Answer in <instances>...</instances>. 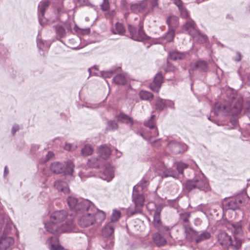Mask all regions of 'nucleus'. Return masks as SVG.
Here are the masks:
<instances>
[{"label": "nucleus", "mask_w": 250, "mask_h": 250, "mask_svg": "<svg viewBox=\"0 0 250 250\" xmlns=\"http://www.w3.org/2000/svg\"><path fill=\"white\" fill-rule=\"evenodd\" d=\"M66 210L54 211L50 217L49 221L45 224V228L48 232L52 233H61L72 231L75 225L71 218H68Z\"/></svg>", "instance_id": "nucleus-1"}, {"label": "nucleus", "mask_w": 250, "mask_h": 250, "mask_svg": "<svg viewBox=\"0 0 250 250\" xmlns=\"http://www.w3.org/2000/svg\"><path fill=\"white\" fill-rule=\"evenodd\" d=\"M243 225L244 222L242 221L232 223H229L227 225V229L232 232L234 240H232L231 237L227 232L223 231L218 234V240L219 243L225 247H230L234 250L239 249L242 244L239 237L244 234Z\"/></svg>", "instance_id": "nucleus-2"}, {"label": "nucleus", "mask_w": 250, "mask_h": 250, "mask_svg": "<svg viewBox=\"0 0 250 250\" xmlns=\"http://www.w3.org/2000/svg\"><path fill=\"white\" fill-rule=\"evenodd\" d=\"M87 208H83L77 215L79 218V224L82 228H87L95 223H101L105 218V213L96 208L90 202Z\"/></svg>", "instance_id": "nucleus-3"}, {"label": "nucleus", "mask_w": 250, "mask_h": 250, "mask_svg": "<svg viewBox=\"0 0 250 250\" xmlns=\"http://www.w3.org/2000/svg\"><path fill=\"white\" fill-rule=\"evenodd\" d=\"M155 116L152 115L150 117L144 121V125L145 126L151 129L149 132H139L138 134L141 136L144 139L147 140L150 143L152 144L154 146H161L162 142L161 140H154V138L158 135V129L155 125Z\"/></svg>", "instance_id": "nucleus-4"}, {"label": "nucleus", "mask_w": 250, "mask_h": 250, "mask_svg": "<svg viewBox=\"0 0 250 250\" xmlns=\"http://www.w3.org/2000/svg\"><path fill=\"white\" fill-rule=\"evenodd\" d=\"M146 184L147 181L146 180H142L140 181L139 184L134 187L132 192V202L134 204L135 208L134 209L130 208L128 211L131 215L142 212V208L145 202V197L142 193H139L138 190L140 188L142 189L146 186Z\"/></svg>", "instance_id": "nucleus-5"}, {"label": "nucleus", "mask_w": 250, "mask_h": 250, "mask_svg": "<svg viewBox=\"0 0 250 250\" xmlns=\"http://www.w3.org/2000/svg\"><path fill=\"white\" fill-rule=\"evenodd\" d=\"M231 100L229 102L216 103L211 110V113L214 116H227L229 114H238L235 113L236 109L234 107L235 103H237V99L234 98V95H232Z\"/></svg>", "instance_id": "nucleus-6"}, {"label": "nucleus", "mask_w": 250, "mask_h": 250, "mask_svg": "<svg viewBox=\"0 0 250 250\" xmlns=\"http://www.w3.org/2000/svg\"><path fill=\"white\" fill-rule=\"evenodd\" d=\"M186 187L188 190L197 188L206 192L209 189L208 183L202 173L196 175L192 179L188 180Z\"/></svg>", "instance_id": "nucleus-7"}, {"label": "nucleus", "mask_w": 250, "mask_h": 250, "mask_svg": "<svg viewBox=\"0 0 250 250\" xmlns=\"http://www.w3.org/2000/svg\"><path fill=\"white\" fill-rule=\"evenodd\" d=\"M74 165L71 161H68L65 165L59 162H54L50 167V170L56 174L63 173L65 175L72 176L74 172Z\"/></svg>", "instance_id": "nucleus-8"}, {"label": "nucleus", "mask_w": 250, "mask_h": 250, "mask_svg": "<svg viewBox=\"0 0 250 250\" xmlns=\"http://www.w3.org/2000/svg\"><path fill=\"white\" fill-rule=\"evenodd\" d=\"M67 202L70 210L76 215L83 208H87V206L91 202L88 200L77 198L71 196L68 197Z\"/></svg>", "instance_id": "nucleus-9"}, {"label": "nucleus", "mask_w": 250, "mask_h": 250, "mask_svg": "<svg viewBox=\"0 0 250 250\" xmlns=\"http://www.w3.org/2000/svg\"><path fill=\"white\" fill-rule=\"evenodd\" d=\"M152 165L153 167H155L156 169L163 171L162 174V178H166L167 177L178 178L177 172L170 168H167L164 164V162L162 161L159 159H153L152 160Z\"/></svg>", "instance_id": "nucleus-10"}, {"label": "nucleus", "mask_w": 250, "mask_h": 250, "mask_svg": "<svg viewBox=\"0 0 250 250\" xmlns=\"http://www.w3.org/2000/svg\"><path fill=\"white\" fill-rule=\"evenodd\" d=\"M128 30L131 38L134 41L140 42L149 39L143 30V24L141 21H139L138 30L136 27L130 24L128 26Z\"/></svg>", "instance_id": "nucleus-11"}, {"label": "nucleus", "mask_w": 250, "mask_h": 250, "mask_svg": "<svg viewBox=\"0 0 250 250\" xmlns=\"http://www.w3.org/2000/svg\"><path fill=\"white\" fill-rule=\"evenodd\" d=\"M236 109L235 113L243 112L244 114L248 115L250 118V96L244 100L241 97L237 98V103L234 105Z\"/></svg>", "instance_id": "nucleus-12"}, {"label": "nucleus", "mask_w": 250, "mask_h": 250, "mask_svg": "<svg viewBox=\"0 0 250 250\" xmlns=\"http://www.w3.org/2000/svg\"><path fill=\"white\" fill-rule=\"evenodd\" d=\"M147 208L150 211H154L153 224L156 227H159L161 224L160 215L163 208L161 204H156L154 202H150L147 205Z\"/></svg>", "instance_id": "nucleus-13"}, {"label": "nucleus", "mask_w": 250, "mask_h": 250, "mask_svg": "<svg viewBox=\"0 0 250 250\" xmlns=\"http://www.w3.org/2000/svg\"><path fill=\"white\" fill-rule=\"evenodd\" d=\"M5 224V227L4 229V232L8 233L10 232L12 227V223L10 218L3 211V208L0 204V231L1 229L2 226Z\"/></svg>", "instance_id": "nucleus-14"}, {"label": "nucleus", "mask_w": 250, "mask_h": 250, "mask_svg": "<svg viewBox=\"0 0 250 250\" xmlns=\"http://www.w3.org/2000/svg\"><path fill=\"white\" fill-rule=\"evenodd\" d=\"M50 2L47 0L41 1L38 5V19L40 24L43 26L47 21L46 19L44 18L45 10L48 8Z\"/></svg>", "instance_id": "nucleus-15"}, {"label": "nucleus", "mask_w": 250, "mask_h": 250, "mask_svg": "<svg viewBox=\"0 0 250 250\" xmlns=\"http://www.w3.org/2000/svg\"><path fill=\"white\" fill-rule=\"evenodd\" d=\"M186 145L175 141H171L167 145V149L175 154H179L184 151Z\"/></svg>", "instance_id": "nucleus-16"}, {"label": "nucleus", "mask_w": 250, "mask_h": 250, "mask_svg": "<svg viewBox=\"0 0 250 250\" xmlns=\"http://www.w3.org/2000/svg\"><path fill=\"white\" fill-rule=\"evenodd\" d=\"M240 206L234 197L225 199L222 203L223 209L226 210H235L239 209Z\"/></svg>", "instance_id": "nucleus-17"}, {"label": "nucleus", "mask_w": 250, "mask_h": 250, "mask_svg": "<svg viewBox=\"0 0 250 250\" xmlns=\"http://www.w3.org/2000/svg\"><path fill=\"white\" fill-rule=\"evenodd\" d=\"M163 79L162 74L160 72L158 73L155 75L153 82L150 83V88L154 92H158L163 82Z\"/></svg>", "instance_id": "nucleus-18"}, {"label": "nucleus", "mask_w": 250, "mask_h": 250, "mask_svg": "<svg viewBox=\"0 0 250 250\" xmlns=\"http://www.w3.org/2000/svg\"><path fill=\"white\" fill-rule=\"evenodd\" d=\"M14 243L12 237L2 236L0 238V250H8Z\"/></svg>", "instance_id": "nucleus-19"}, {"label": "nucleus", "mask_w": 250, "mask_h": 250, "mask_svg": "<svg viewBox=\"0 0 250 250\" xmlns=\"http://www.w3.org/2000/svg\"><path fill=\"white\" fill-rule=\"evenodd\" d=\"M185 232L186 238L191 241H195L198 235V232L194 230L189 225H185Z\"/></svg>", "instance_id": "nucleus-20"}, {"label": "nucleus", "mask_w": 250, "mask_h": 250, "mask_svg": "<svg viewBox=\"0 0 250 250\" xmlns=\"http://www.w3.org/2000/svg\"><path fill=\"white\" fill-rule=\"evenodd\" d=\"M98 154L103 161L107 159L111 155V150L107 146L101 145L98 149Z\"/></svg>", "instance_id": "nucleus-21"}, {"label": "nucleus", "mask_w": 250, "mask_h": 250, "mask_svg": "<svg viewBox=\"0 0 250 250\" xmlns=\"http://www.w3.org/2000/svg\"><path fill=\"white\" fill-rule=\"evenodd\" d=\"M114 177V170L113 167L110 166H107L104 169L102 179L107 182L111 181Z\"/></svg>", "instance_id": "nucleus-22"}, {"label": "nucleus", "mask_w": 250, "mask_h": 250, "mask_svg": "<svg viewBox=\"0 0 250 250\" xmlns=\"http://www.w3.org/2000/svg\"><path fill=\"white\" fill-rule=\"evenodd\" d=\"M234 197L240 206H245L248 203L249 200V197L244 190L241 191Z\"/></svg>", "instance_id": "nucleus-23"}, {"label": "nucleus", "mask_w": 250, "mask_h": 250, "mask_svg": "<svg viewBox=\"0 0 250 250\" xmlns=\"http://www.w3.org/2000/svg\"><path fill=\"white\" fill-rule=\"evenodd\" d=\"M47 243L49 246L50 250H63V248L59 243V239L57 236L50 237Z\"/></svg>", "instance_id": "nucleus-24"}, {"label": "nucleus", "mask_w": 250, "mask_h": 250, "mask_svg": "<svg viewBox=\"0 0 250 250\" xmlns=\"http://www.w3.org/2000/svg\"><path fill=\"white\" fill-rule=\"evenodd\" d=\"M192 70H197L201 72H206L208 70V66L206 62L199 60L191 64Z\"/></svg>", "instance_id": "nucleus-25"}, {"label": "nucleus", "mask_w": 250, "mask_h": 250, "mask_svg": "<svg viewBox=\"0 0 250 250\" xmlns=\"http://www.w3.org/2000/svg\"><path fill=\"white\" fill-rule=\"evenodd\" d=\"M183 29L186 31L191 36L197 30L195 28V23L191 19L187 20V22L183 26Z\"/></svg>", "instance_id": "nucleus-26"}, {"label": "nucleus", "mask_w": 250, "mask_h": 250, "mask_svg": "<svg viewBox=\"0 0 250 250\" xmlns=\"http://www.w3.org/2000/svg\"><path fill=\"white\" fill-rule=\"evenodd\" d=\"M147 4L145 1L132 4L130 6L131 10L134 13H142L146 9Z\"/></svg>", "instance_id": "nucleus-27"}, {"label": "nucleus", "mask_w": 250, "mask_h": 250, "mask_svg": "<svg viewBox=\"0 0 250 250\" xmlns=\"http://www.w3.org/2000/svg\"><path fill=\"white\" fill-rule=\"evenodd\" d=\"M54 186L55 188L59 191H62L64 193H68L69 188L68 187L67 184L62 181L57 180L54 182Z\"/></svg>", "instance_id": "nucleus-28"}, {"label": "nucleus", "mask_w": 250, "mask_h": 250, "mask_svg": "<svg viewBox=\"0 0 250 250\" xmlns=\"http://www.w3.org/2000/svg\"><path fill=\"white\" fill-rule=\"evenodd\" d=\"M191 36L195 41L200 43H204L208 40L207 36L202 34L198 30L194 31V33Z\"/></svg>", "instance_id": "nucleus-29"}, {"label": "nucleus", "mask_w": 250, "mask_h": 250, "mask_svg": "<svg viewBox=\"0 0 250 250\" xmlns=\"http://www.w3.org/2000/svg\"><path fill=\"white\" fill-rule=\"evenodd\" d=\"M167 24L169 29H174L177 28L179 25V18L174 15L169 16L167 20Z\"/></svg>", "instance_id": "nucleus-30"}, {"label": "nucleus", "mask_w": 250, "mask_h": 250, "mask_svg": "<svg viewBox=\"0 0 250 250\" xmlns=\"http://www.w3.org/2000/svg\"><path fill=\"white\" fill-rule=\"evenodd\" d=\"M187 53L186 52H181L178 51H172L169 53V58L170 59L174 61H178L184 59Z\"/></svg>", "instance_id": "nucleus-31"}, {"label": "nucleus", "mask_w": 250, "mask_h": 250, "mask_svg": "<svg viewBox=\"0 0 250 250\" xmlns=\"http://www.w3.org/2000/svg\"><path fill=\"white\" fill-rule=\"evenodd\" d=\"M153 240L158 246H163L166 244V238L159 233H155L153 235Z\"/></svg>", "instance_id": "nucleus-32"}, {"label": "nucleus", "mask_w": 250, "mask_h": 250, "mask_svg": "<svg viewBox=\"0 0 250 250\" xmlns=\"http://www.w3.org/2000/svg\"><path fill=\"white\" fill-rule=\"evenodd\" d=\"M114 225L112 222L106 224L102 229L103 235L105 237H110L113 233Z\"/></svg>", "instance_id": "nucleus-33"}, {"label": "nucleus", "mask_w": 250, "mask_h": 250, "mask_svg": "<svg viewBox=\"0 0 250 250\" xmlns=\"http://www.w3.org/2000/svg\"><path fill=\"white\" fill-rule=\"evenodd\" d=\"M87 164L89 167L97 168L104 164V161L101 158L93 157L88 159Z\"/></svg>", "instance_id": "nucleus-34"}, {"label": "nucleus", "mask_w": 250, "mask_h": 250, "mask_svg": "<svg viewBox=\"0 0 250 250\" xmlns=\"http://www.w3.org/2000/svg\"><path fill=\"white\" fill-rule=\"evenodd\" d=\"M113 82L118 85H125L127 83V76L125 74H118L114 77Z\"/></svg>", "instance_id": "nucleus-35"}, {"label": "nucleus", "mask_w": 250, "mask_h": 250, "mask_svg": "<svg viewBox=\"0 0 250 250\" xmlns=\"http://www.w3.org/2000/svg\"><path fill=\"white\" fill-rule=\"evenodd\" d=\"M121 68V67H112L108 70L101 71V75L104 78H110L113 74L118 72Z\"/></svg>", "instance_id": "nucleus-36"}, {"label": "nucleus", "mask_w": 250, "mask_h": 250, "mask_svg": "<svg viewBox=\"0 0 250 250\" xmlns=\"http://www.w3.org/2000/svg\"><path fill=\"white\" fill-rule=\"evenodd\" d=\"M118 120L122 123L129 124L132 125L133 124V119L129 117L127 115L123 113H120L117 116Z\"/></svg>", "instance_id": "nucleus-37"}, {"label": "nucleus", "mask_w": 250, "mask_h": 250, "mask_svg": "<svg viewBox=\"0 0 250 250\" xmlns=\"http://www.w3.org/2000/svg\"><path fill=\"white\" fill-rule=\"evenodd\" d=\"M125 30L123 25L119 22H117L115 24V26L111 29V31L113 34H118L120 35H123L125 33Z\"/></svg>", "instance_id": "nucleus-38"}, {"label": "nucleus", "mask_w": 250, "mask_h": 250, "mask_svg": "<svg viewBox=\"0 0 250 250\" xmlns=\"http://www.w3.org/2000/svg\"><path fill=\"white\" fill-rule=\"evenodd\" d=\"M175 36V30L169 29L162 38L167 42H171Z\"/></svg>", "instance_id": "nucleus-39"}, {"label": "nucleus", "mask_w": 250, "mask_h": 250, "mask_svg": "<svg viewBox=\"0 0 250 250\" xmlns=\"http://www.w3.org/2000/svg\"><path fill=\"white\" fill-rule=\"evenodd\" d=\"M175 167L177 169L176 170L178 173V177H179V175H182L183 173V170L184 169L188 168V165L183 163V162H179L175 164Z\"/></svg>", "instance_id": "nucleus-40"}, {"label": "nucleus", "mask_w": 250, "mask_h": 250, "mask_svg": "<svg viewBox=\"0 0 250 250\" xmlns=\"http://www.w3.org/2000/svg\"><path fill=\"white\" fill-rule=\"evenodd\" d=\"M210 236L211 234L210 232L207 231H204L200 234L198 233L196 243H198L201 241L208 239Z\"/></svg>", "instance_id": "nucleus-41"}, {"label": "nucleus", "mask_w": 250, "mask_h": 250, "mask_svg": "<svg viewBox=\"0 0 250 250\" xmlns=\"http://www.w3.org/2000/svg\"><path fill=\"white\" fill-rule=\"evenodd\" d=\"M56 33L60 38H63L65 36L66 32L64 28L61 25H56L53 26Z\"/></svg>", "instance_id": "nucleus-42"}, {"label": "nucleus", "mask_w": 250, "mask_h": 250, "mask_svg": "<svg viewBox=\"0 0 250 250\" xmlns=\"http://www.w3.org/2000/svg\"><path fill=\"white\" fill-rule=\"evenodd\" d=\"M93 149L89 145H85L81 150V154L83 156H87L92 154Z\"/></svg>", "instance_id": "nucleus-43"}, {"label": "nucleus", "mask_w": 250, "mask_h": 250, "mask_svg": "<svg viewBox=\"0 0 250 250\" xmlns=\"http://www.w3.org/2000/svg\"><path fill=\"white\" fill-rule=\"evenodd\" d=\"M139 95L140 98L144 100H150L153 98V95L151 92L145 90H141Z\"/></svg>", "instance_id": "nucleus-44"}, {"label": "nucleus", "mask_w": 250, "mask_h": 250, "mask_svg": "<svg viewBox=\"0 0 250 250\" xmlns=\"http://www.w3.org/2000/svg\"><path fill=\"white\" fill-rule=\"evenodd\" d=\"M166 100L162 99L161 98H158L157 99L155 106L157 110H163L166 108Z\"/></svg>", "instance_id": "nucleus-45"}, {"label": "nucleus", "mask_w": 250, "mask_h": 250, "mask_svg": "<svg viewBox=\"0 0 250 250\" xmlns=\"http://www.w3.org/2000/svg\"><path fill=\"white\" fill-rule=\"evenodd\" d=\"M178 9L180 13V16L182 18L186 20L190 19L189 14L187 9L185 8V7L184 5H182V6L179 7Z\"/></svg>", "instance_id": "nucleus-46"}, {"label": "nucleus", "mask_w": 250, "mask_h": 250, "mask_svg": "<svg viewBox=\"0 0 250 250\" xmlns=\"http://www.w3.org/2000/svg\"><path fill=\"white\" fill-rule=\"evenodd\" d=\"M190 217V213L188 212H185L180 214V220L183 223L188 225L189 219Z\"/></svg>", "instance_id": "nucleus-47"}, {"label": "nucleus", "mask_w": 250, "mask_h": 250, "mask_svg": "<svg viewBox=\"0 0 250 250\" xmlns=\"http://www.w3.org/2000/svg\"><path fill=\"white\" fill-rule=\"evenodd\" d=\"M118 128V124L113 120H110L107 122L106 129L107 130H115Z\"/></svg>", "instance_id": "nucleus-48"}, {"label": "nucleus", "mask_w": 250, "mask_h": 250, "mask_svg": "<svg viewBox=\"0 0 250 250\" xmlns=\"http://www.w3.org/2000/svg\"><path fill=\"white\" fill-rule=\"evenodd\" d=\"M77 3L81 6H87L97 10V7L91 3L89 0H76Z\"/></svg>", "instance_id": "nucleus-49"}, {"label": "nucleus", "mask_w": 250, "mask_h": 250, "mask_svg": "<svg viewBox=\"0 0 250 250\" xmlns=\"http://www.w3.org/2000/svg\"><path fill=\"white\" fill-rule=\"evenodd\" d=\"M121 217V212L117 210H113L112 214L111 216V222L112 223L117 222L119 220Z\"/></svg>", "instance_id": "nucleus-50"}, {"label": "nucleus", "mask_w": 250, "mask_h": 250, "mask_svg": "<svg viewBox=\"0 0 250 250\" xmlns=\"http://www.w3.org/2000/svg\"><path fill=\"white\" fill-rule=\"evenodd\" d=\"M106 243V244L105 245V246H103V248L107 250H111L114 245L113 238L111 237L107 238Z\"/></svg>", "instance_id": "nucleus-51"}, {"label": "nucleus", "mask_w": 250, "mask_h": 250, "mask_svg": "<svg viewBox=\"0 0 250 250\" xmlns=\"http://www.w3.org/2000/svg\"><path fill=\"white\" fill-rule=\"evenodd\" d=\"M101 9L104 11H106L109 10L110 3L108 0H103V2L100 4Z\"/></svg>", "instance_id": "nucleus-52"}, {"label": "nucleus", "mask_w": 250, "mask_h": 250, "mask_svg": "<svg viewBox=\"0 0 250 250\" xmlns=\"http://www.w3.org/2000/svg\"><path fill=\"white\" fill-rule=\"evenodd\" d=\"M7 52V49L3 45L0 44V60L2 59Z\"/></svg>", "instance_id": "nucleus-53"}, {"label": "nucleus", "mask_w": 250, "mask_h": 250, "mask_svg": "<svg viewBox=\"0 0 250 250\" xmlns=\"http://www.w3.org/2000/svg\"><path fill=\"white\" fill-rule=\"evenodd\" d=\"M166 108L168 107L172 109H175L174 103L170 100H166Z\"/></svg>", "instance_id": "nucleus-54"}, {"label": "nucleus", "mask_w": 250, "mask_h": 250, "mask_svg": "<svg viewBox=\"0 0 250 250\" xmlns=\"http://www.w3.org/2000/svg\"><path fill=\"white\" fill-rule=\"evenodd\" d=\"M242 58V55L241 53L239 51H237L236 52V56L233 58V60L236 62H239L241 61Z\"/></svg>", "instance_id": "nucleus-55"}, {"label": "nucleus", "mask_w": 250, "mask_h": 250, "mask_svg": "<svg viewBox=\"0 0 250 250\" xmlns=\"http://www.w3.org/2000/svg\"><path fill=\"white\" fill-rule=\"evenodd\" d=\"M37 47L40 50H43L44 49V42L42 40L37 39Z\"/></svg>", "instance_id": "nucleus-56"}, {"label": "nucleus", "mask_w": 250, "mask_h": 250, "mask_svg": "<svg viewBox=\"0 0 250 250\" xmlns=\"http://www.w3.org/2000/svg\"><path fill=\"white\" fill-rule=\"evenodd\" d=\"M210 114H211V115L210 116H208V120L211 121L212 122H213L214 123L218 125H221V124H220L216 120L213 118V116H214L213 115V114H211V113H210Z\"/></svg>", "instance_id": "nucleus-57"}, {"label": "nucleus", "mask_w": 250, "mask_h": 250, "mask_svg": "<svg viewBox=\"0 0 250 250\" xmlns=\"http://www.w3.org/2000/svg\"><path fill=\"white\" fill-rule=\"evenodd\" d=\"M83 107H87L88 108H92V109H95L97 108L98 106V104H83L82 105Z\"/></svg>", "instance_id": "nucleus-58"}, {"label": "nucleus", "mask_w": 250, "mask_h": 250, "mask_svg": "<svg viewBox=\"0 0 250 250\" xmlns=\"http://www.w3.org/2000/svg\"><path fill=\"white\" fill-rule=\"evenodd\" d=\"M65 27L67 29V31L69 32L72 31V26H73V23H70L69 22H67L65 23Z\"/></svg>", "instance_id": "nucleus-59"}, {"label": "nucleus", "mask_w": 250, "mask_h": 250, "mask_svg": "<svg viewBox=\"0 0 250 250\" xmlns=\"http://www.w3.org/2000/svg\"><path fill=\"white\" fill-rule=\"evenodd\" d=\"M19 126L18 125H15L12 126L11 132L13 135H14L16 132L19 130Z\"/></svg>", "instance_id": "nucleus-60"}, {"label": "nucleus", "mask_w": 250, "mask_h": 250, "mask_svg": "<svg viewBox=\"0 0 250 250\" xmlns=\"http://www.w3.org/2000/svg\"><path fill=\"white\" fill-rule=\"evenodd\" d=\"M54 154L53 152L49 151L46 155L45 162L49 161L50 159L53 158L54 157Z\"/></svg>", "instance_id": "nucleus-61"}, {"label": "nucleus", "mask_w": 250, "mask_h": 250, "mask_svg": "<svg viewBox=\"0 0 250 250\" xmlns=\"http://www.w3.org/2000/svg\"><path fill=\"white\" fill-rule=\"evenodd\" d=\"M179 8L183 5L181 0H171Z\"/></svg>", "instance_id": "nucleus-62"}, {"label": "nucleus", "mask_w": 250, "mask_h": 250, "mask_svg": "<svg viewBox=\"0 0 250 250\" xmlns=\"http://www.w3.org/2000/svg\"><path fill=\"white\" fill-rule=\"evenodd\" d=\"M72 146L70 144L66 143L64 146V149L66 150L70 151L72 150Z\"/></svg>", "instance_id": "nucleus-63"}, {"label": "nucleus", "mask_w": 250, "mask_h": 250, "mask_svg": "<svg viewBox=\"0 0 250 250\" xmlns=\"http://www.w3.org/2000/svg\"><path fill=\"white\" fill-rule=\"evenodd\" d=\"M39 145H33L31 147V151L32 152L35 151L36 150H38L39 148Z\"/></svg>", "instance_id": "nucleus-64"}]
</instances>
